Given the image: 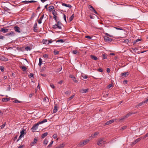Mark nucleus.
Returning a JSON list of instances; mask_svg holds the SVG:
<instances>
[{
	"label": "nucleus",
	"mask_w": 148,
	"mask_h": 148,
	"mask_svg": "<svg viewBox=\"0 0 148 148\" xmlns=\"http://www.w3.org/2000/svg\"><path fill=\"white\" fill-rule=\"evenodd\" d=\"M106 141L103 139L100 138L98 139L97 143V145L99 146H102L105 144Z\"/></svg>",
	"instance_id": "f257e3e1"
},
{
	"label": "nucleus",
	"mask_w": 148,
	"mask_h": 148,
	"mask_svg": "<svg viewBox=\"0 0 148 148\" xmlns=\"http://www.w3.org/2000/svg\"><path fill=\"white\" fill-rule=\"evenodd\" d=\"M90 140L89 139L85 140L83 141L80 142L78 145L79 147H80L82 146H84L89 143Z\"/></svg>",
	"instance_id": "f03ea898"
},
{
	"label": "nucleus",
	"mask_w": 148,
	"mask_h": 148,
	"mask_svg": "<svg viewBox=\"0 0 148 148\" xmlns=\"http://www.w3.org/2000/svg\"><path fill=\"white\" fill-rule=\"evenodd\" d=\"M147 102H148V99H147L146 100L139 103L138 104L136 105L135 107L136 108H138L139 107L142 106L144 104L146 103Z\"/></svg>",
	"instance_id": "7ed1b4c3"
},
{
	"label": "nucleus",
	"mask_w": 148,
	"mask_h": 148,
	"mask_svg": "<svg viewBox=\"0 0 148 148\" xmlns=\"http://www.w3.org/2000/svg\"><path fill=\"white\" fill-rule=\"evenodd\" d=\"M135 113H132V112H129L128 114H127L125 116L123 117L121 119H119V121L120 122H122L125 118H127L129 117L132 114H135Z\"/></svg>",
	"instance_id": "20e7f679"
},
{
	"label": "nucleus",
	"mask_w": 148,
	"mask_h": 148,
	"mask_svg": "<svg viewBox=\"0 0 148 148\" xmlns=\"http://www.w3.org/2000/svg\"><path fill=\"white\" fill-rule=\"evenodd\" d=\"M38 125L39 124L38 123L34 125L31 128V129L33 130V132L36 130H37V129L38 128Z\"/></svg>",
	"instance_id": "39448f33"
},
{
	"label": "nucleus",
	"mask_w": 148,
	"mask_h": 148,
	"mask_svg": "<svg viewBox=\"0 0 148 148\" xmlns=\"http://www.w3.org/2000/svg\"><path fill=\"white\" fill-rule=\"evenodd\" d=\"M57 22V24H55V25H57V27L59 29H62L61 26L62 25V23H61L60 21H58Z\"/></svg>",
	"instance_id": "423d86ee"
},
{
	"label": "nucleus",
	"mask_w": 148,
	"mask_h": 148,
	"mask_svg": "<svg viewBox=\"0 0 148 148\" xmlns=\"http://www.w3.org/2000/svg\"><path fill=\"white\" fill-rule=\"evenodd\" d=\"M104 40L106 42H111L113 40L111 38L106 36H104Z\"/></svg>",
	"instance_id": "0eeeda50"
},
{
	"label": "nucleus",
	"mask_w": 148,
	"mask_h": 148,
	"mask_svg": "<svg viewBox=\"0 0 148 148\" xmlns=\"http://www.w3.org/2000/svg\"><path fill=\"white\" fill-rule=\"evenodd\" d=\"M129 75V73L128 72H124L122 73L121 74V77H127Z\"/></svg>",
	"instance_id": "6e6552de"
},
{
	"label": "nucleus",
	"mask_w": 148,
	"mask_h": 148,
	"mask_svg": "<svg viewBox=\"0 0 148 148\" xmlns=\"http://www.w3.org/2000/svg\"><path fill=\"white\" fill-rule=\"evenodd\" d=\"M141 138H139L136 139L133 143H131V145L132 146H134L137 142H139Z\"/></svg>",
	"instance_id": "1a4fd4ad"
},
{
	"label": "nucleus",
	"mask_w": 148,
	"mask_h": 148,
	"mask_svg": "<svg viewBox=\"0 0 148 148\" xmlns=\"http://www.w3.org/2000/svg\"><path fill=\"white\" fill-rule=\"evenodd\" d=\"M14 30L16 32H17L18 33H20L21 32L20 31V28L17 26H15L14 27Z\"/></svg>",
	"instance_id": "9d476101"
},
{
	"label": "nucleus",
	"mask_w": 148,
	"mask_h": 148,
	"mask_svg": "<svg viewBox=\"0 0 148 148\" xmlns=\"http://www.w3.org/2000/svg\"><path fill=\"white\" fill-rule=\"evenodd\" d=\"M9 29L6 28H2L1 29V32L3 33H5L9 32Z\"/></svg>",
	"instance_id": "9b49d317"
},
{
	"label": "nucleus",
	"mask_w": 148,
	"mask_h": 148,
	"mask_svg": "<svg viewBox=\"0 0 148 148\" xmlns=\"http://www.w3.org/2000/svg\"><path fill=\"white\" fill-rule=\"evenodd\" d=\"M114 121L113 119H112V120H110L106 122L105 123L104 125H107L113 123V122H114Z\"/></svg>",
	"instance_id": "f8f14e48"
},
{
	"label": "nucleus",
	"mask_w": 148,
	"mask_h": 148,
	"mask_svg": "<svg viewBox=\"0 0 148 148\" xmlns=\"http://www.w3.org/2000/svg\"><path fill=\"white\" fill-rule=\"evenodd\" d=\"M14 33L12 31L6 34V36H14Z\"/></svg>",
	"instance_id": "ddd939ff"
},
{
	"label": "nucleus",
	"mask_w": 148,
	"mask_h": 148,
	"mask_svg": "<svg viewBox=\"0 0 148 148\" xmlns=\"http://www.w3.org/2000/svg\"><path fill=\"white\" fill-rule=\"evenodd\" d=\"M37 139L36 138H34V141L33 142H32V143L30 144V145L31 146H32L34 145H36L37 143Z\"/></svg>",
	"instance_id": "4468645a"
},
{
	"label": "nucleus",
	"mask_w": 148,
	"mask_h": 148,
	"mask_svg": "<svg viewBox=\"0 0 148 148\" xmlns=\"http://www.w3.org/2000/svg\"><path fill=\"white\" fill-rule=\"evenodd\" d=\"M58 108V107L57 106V104H55V106H54V109L53 110V113H56L57 111Z\"/></svg>",
	"instance_id": "2eb2a0df"
},
{
	"label": "nucleus",
	"mask_w": 148,
	"mask_h": 148,
	"mask_svg": "<svg viewBox=\"0 0 148 148\" xmlns=\"http://www.w3.org/2000/svg\"><path fill=\"white\" fill-rule=\"evenodd\" d=\"M62 5L63 6H65L68 7L70 8H71L72 7L71 6L70 4H68L64 3H62Z\"/></svg>",
	"instance_id": "dca6fc26"
},
{
	"label": "nucleus",
	"mask_w": 148,
	"mask_h": 148,
	"mask_svg": "<svg viewBox=\"0 0 148 148\" xmlns=\"http://www.w3.org/2000/svg\"><path fill=\"white\" fill-rule=\"evenodd\" d=\"M37 23H36L34 24V32H36L37 31Z\"/></svg>",
	"instance_id": "f3484780"
},
{
	"label": "nucleus",
	"mask_w": 148,
	"mask_h": 148,
	"mask_svg": "<svg viewBox=\"0 0 148 148\" xmlns=\"http://www.w3.org/2000/svg\"><path fill=\"white\" fill-rule=\"evenodd\" d=\"M88 89H82L81 90L80 92L82 93H86L88 91Z\"/></svg>",
	"instance_id": "a211bd4d"
},
{
	"label": "nucleus",
	"mask_w": 148,
	"mask_h": 148,
	"mask_svg": "<svg viewBox=\"0 0 148 148\" xmlns=\"http://www.w3.org/2000/svg\"><path fill=\"white\" fill-rule=\"evenodd\" d=\"M1 59L3 61H8V58L3 56H2L1 58Z\"/></svg>",
	"instance_id": "6ab92c4d"
},
{
	"label": "nucleus",
	"mask_w": 148,
	"mask_h": 148,
	"mask_svg": "<svg viewBox=\"0 0 148 148\" xmlns=\"http://www.w3.org/2000/svg\"><path fill=\"white\" fill-rule=\"evenodd\" d=\"M88 7L91 11H93L95 10L94 8L90 5H88Z\"/></svg>",
	"instance_id": "aec40b11"
},
{
	"label": "nucleus",
	"mask_w": 148,
	"mask_h": 148,
	"mask_svg": "<svg viewBox=\"0 0 148 148\" xmlns=\"http://www.w3.org/2000/svg\"><path fill=\"white\" fill-rule=\"evenodd\" d=\"M20 68L22 69L23 71H26L27 68L26 67L24 66H20Z\"/></svg>",
	"instance_id": "412c9836"
},
{
	"label": "nucleus",
	"mask_w": 148,
	"mask_h": 148,
	"mask_svg": "<svg viewBox=\"0 0 148 148\" xmlns=\"http://www.w3.org/2000/svg\"><path fill=\"white\" fill-rule=\"evenodd\" d=\"M48 134V133L47 132H46L44 134H42L41 135V138H43L46 137Z\"/></svg>",
	"instance_id": "4be33fe9"
},
{
	"label": "nucleus",
	"mask_w": 148,
	"mask_h": 148,
	"mask_svg": "<svg viewBox=\"0 0 148 148\" xmlns=\"http://www.w3.org/2000/svg\"><path fill=\"white\" fill-rule=\"evenodd\" d=\"M90 58L94 60H97L98 58L97 57L95 56H93V55H91L90 56Z\"/></svg>",
	"instance_id": "5701e85b"
},
{
	"label": "nucleus",
	"mask_w": 148,
	"mask_h": 148,
	"mask_svg": "<svg viewBox=\"0 0 148 148\" xmlns=\"http://www.w3.org/2000/svg\"><path fill=\"white\" fill-rule=\"evenodd\" d=\"M10 100V99L8 98H3L2 99V101L3 102L4 101H8Z\"/></svg>",
	"instance_id": "b1692460"
},
{
	"label": "nucleus",
	"mask_w": 148,
	"mask_h": 148,
	"mask_svg": "<svg viewBox=\"0 0 148 148\" xmlns=\"http://www.w3.org/2000/svg\"><path fill=\"white\" fill-rule=\"evenodd\" d=\"M47 121V119H44L42 121H40V122H38V123L39 125L40 124H41L43 123L46 122Z\"/></svg>",
	"instance_id": "393cba45"
},
{
	"label": "nucleus",
	"mask_w": 148,
	"mask_h": 148,
	"mask_svg": "<svg viewBox=\"0 0 148 148\" xmlns=\"http://www.w3.org/2000/svg\"><path fill=\"white\" fill-rule=\"evenodd\" d=\"M56 15H55L54 16H53V18L55 19L56 21L57 22L58 21V20H59V18L56 16Z\"/></svg>",
	"instance_id": "a878e982"
},
{
	"label": "nucleus",
	"mask_w": 148,
	"mask_h": 148,
	"mask_svg": "<svg viewBox=\"0 0 148 148\" xmlns=\"http://www.w3.org/2000/svg\"><path fill=\"white\" fill-rule=\"evenodd\" d=\"M25 130L23 129V130H22L20 132V135L21 136H24V134H25Z\"/></svg>",
	"instance_id": "bb28decb"
},
{
	"label": "nucleus",
	"mask_w": 148,
	"mask_h": 148,
	"mask_svg": "<svg viewBox=\"0 0 148 148\" xmlns=\"http://www.w3.org/2000/svg\"><path fill=\"white\" fill-rule=\"evenodd\" d=\"M48 40H42L43 43L44 44L47 45L48 44Z\"/></svg>",
	"instance_id": "cd10ccee"
},
{
	"label": "nucleus",
	"mask_w": 148,
	"mask_h": 148,
	"mask_svg": "<svg viewBox=\"0 0 148 148\" xmlns=\"http://www.w3.org/2000/svg\"><path fill=\"white\" fill-rule=\"evenodd\" d=\"M54 9V7L52 5L50 6L48 8V10L49 11H51V10Z\"/></svg>",
	"instance_id": "c85d7f7f"
},
{
	"label": "nucleus",
	"mask_w": 148,
	"mask_h": 148,
	"mask_svg": "<svg viewBox=\"0 0 148 148\" xmlns=\"http://www.w3.org/2000/svg\"><path fill=\"white\" fill-rule=\"evenodd\" d=\"M74 17V14H73L72 16H71L69 18V20L70 22L73 19Z\"/></svg>",
	"instance_id": "c756f323"
},
{
	"label": "nucleus",
	"mask_w": 148,
	"mask_h": 148,
	"mask_svg": "<svg viewBox=\"0 0 148 148\" xmlns=\"http://www.w3.org/2000/svg\"><path fill=\"white\" fill-rule=\"evenodd\" d=\"M82 76L84 79H87L88 77L87 75L84 74H82Z\"/></svg>",
	"instance_id": "7c9ffc66"
},
{
	"label": "nucleus",
	"mask_w": 148,
	"mask_h": 148,
	"mask_svg": "<svg viewBox=\"0 0 148 148\" xmlns=\"http://www.w3.org/2000/svg\"><path fill=\"white\" fill-rule=\"evenodd\" d=\"M42 59L41 58H39V62L38 63V65L40 66H41V65L42 64Z\"/></svg>",
	"instance_id": "2f4dec72"
},
{
	"label": "nucleus",
	"mask_w": 148,
	"mask_h": 148,
	"mask_svg": "<svg viewBox=\"0 0 148 148\" xmlns=\"http://www.w3.org/2000/svg\"><path fill=\"white\" fill-rule=\"evenodd\" d=\"M98 133L97 132H95L94 134H92V137L94 138L98 134Z\"/></svg>",
	"instance_id": "473e14b6"
},
{
	"label": "nucleus",
	"mask_w": 148,
	"mask_h": 148,
	"mask_svg": "<svg viewBox=\"0 0 148 148\" xmlns=\"http://www.w3.org/2000/svg\"><path fill=\"white\" fill-rule=\"evenodd\" d=\"M48 141L47 139H45L43 141V143L44 144H45V145H46L48 143Z\"/></svg>",
	"instance_id": "72a5a7b5"
},
{
	"label": "nucleus",
	"mask_w": 148,
	"mask_h": 148,
	"mask_svg": "<svg viewBox=\"0 0 148 148\" xmlns=\"http://www.w3.org/2000/svg\"><path fill=\"white\" fill-rule=\"evenodd\" d=\"M52 13L53 15V16H54L55 15H57L58 14L55 11V10H53L52 11Z\"/></svg>",
	"instance_id": "f704fd0d"
},
{
	"label": "nucleus",
	"mask_w": 148,
	"mask_h": 148,
	"mask_svg": "<svg viewBox=\"0 0 148 148\" xmlns=\"http://www.w3.org/2000/svg\"><path fill=\"white\" fill-rule=\"evenodd\" d=\"M127 128V126H124L122 127L120 129V130L121 131L123 130H124L126 129Z\"/></svg>",
	"instance_id": "c9c22d12"
},
{
	"label": "nucleus",
	"mask_w": 148,
	"mask_h": 148,
	"mask_svg": "<svg viewBox=\"0 0 148 148\" xmlns=\"http://www.w3.org/2000/svg\"><path fill=\"white\" fill-rule=\"evenodd\" d=\"M141 39H139L135 40L134 42V44H136L137 42L141 40Z\"/></svg>",
	"instance_id": "e433bc0d"
},
{
	"label": "nucleus",
	"mask_w": 148,
	"mask_h": 148,
	"mask_svg": "<svg viewBox=\"0 0 148 148\" xmlns=\"http://www.w3.org/2000/svg\"><path fill=\"white\" fill-rule=\"evenodd\" d=\"M102 58L104 59H106L107 58V55L106 53H104L102 54Z\"/></svg>",
	"instance_id": "4c0bfd02"
},
{
	"label": "nucleus",
	"mask_w": 148,
	"mask_h": 148,
	"mask_svg": "<svg viewBox=\"0 0 148 148\" xmlns=\"http://www.w3.org/2000/svg\"><path fill=\"white\" fill-rule=\"evenodd\" d=\"M53 141H51L50 143L47 146V147L48 148L50 147L52 145Z\"/></svg>",
	"instance_id": "58836bf2"
},
{
	"label": "nucleus",
	"mask_w": 148,
	"mask_h": 148,
	"mask_svg": "<svg viewBox=\"0 0 148 148\" xmlns=\"http://www.w3.org/2000/svg\"><path fill=\"white\" fill-rule=\"evenodd\" d=\"M65 144H60L59 146H58L59 148H63L64 147V146Z\"/></svg>",
	"instance_id": "ea45409f"
},
{
	"label": "nucleus",
	"mask_w": 148,
	"mask_h": 148,
	"mask_svg": "<svg viewBox=\"0 0 148 148\" xmlns=\"http://www.w3.org/2000/svg\"><path fill=\"white\" fill-rule=\"evenodd\" d=\"M72 80L76 83H78V81L76 79V78L75 77H73V78L72 79Z\"/></svg>",
	"instance_id": "a19ab883"
},
{
	"label": "nucleus",
	"mask_w": 148,
	"mask_h": 148,
	"mask_svg": "<svg viewBox=\"0 0 148 148\" xmlns=\"http://www.w3.org/2000/svg\"><path fill=\"white\" fill-rule=\"evenodd\" d=\"M55 55H58L59 53V52L57 50H55L53 51Z\"/></svg>",
	"instance_id": "79ce46f5"
},
{
	"label": "nucleus",
	"mask_w": 148,
	"mask_h": 148,
	"mask_svg": "<svg viewBox=\"0 0 148 148\" xmlns=\"http://www.w3.org/2000/svg\"><path fill=\"white\" fill-rule=\"evenodd\" d=\"M5 125H6V123H4L3 125H1L0 127H1V129H2L5 126Z\"/></svg>",
	"instance_id": "37998d69"
},
{
	"label": "nucleus",
	"mask_w": 148,
	"mask_h": 148,
	"mask_svg": "<svg viewBox=\"0 0 148 148\" xmlns=\"http://www.w3.org/2000/svg\"><path fill=\"white\" fill-rule=\"evenodd\" d=\"M25 49L27 51L28 50L30 51L31 50V48L30 47L27 46L25 47Z\"/></svg>",
	"instance_id": "c03bdc74"
},
{
	"label": "nucleus",
	"mask_w": 148,
	"mask_h": 148,
	"mask_svg": "<svg viewBox=\"0 0 148 148\" xmlns=\"http://www.w3.org/2000/svg\"><path fill=\"white\" fill-rule=\"evenodd\" d=\"M13 102L14 103H21L22 102V101H18L17 99H16L13 101Z\"/></svg>",
	"instance_id": "a18cd8bd"
},
{
	"label": "nucleus",
	"mask_w": 148,
	"mask_h": 148,
	"mask_svg": "<svg viewBox=\"0 0 148 148\" xmlns=\"http://www.w3.org/2000/svg\"><path fill=\"white\" fill-rule=\"evenodd\" d=\"M43 100L44 101H47V102H48L49 99L47 97V98L45 97L44 98Z\"/></svg>",
	"instance_id": "49530a36"
},
{
	"label": "nucleus",
	"mask_w": 148,
	"mask_h": 148,
	"mask_svg": "<svg viewBox=\"0 0 148 148\" xmlns=\"http://www.w3.org/2000/svg\"><path fill=\"white\" fill-rule=\"evenodd\" d=\"M71 93V92L70 90H68L65 92V94L66 95H69Z\"/></svg>",
	"instance_id": "de8ad7c7"
},
{
	"label": "nucleus",
	"mask_w": 148,
	"mask_h": 148,
	"mask_svg": "<svg viewBox=\"0 0 148 148\" xmlns=\"http://www.w3.org/2000/svg\"><path fill=\"white\" fill-rule=\"evenodd\" d=\"M0 69L2 72H3L4 70V68L2 66H1L0 67Z\"/></svg>",
	"instance_id": "09e8293b"
},
{
	"label": "nucleus",
	"mask_w": 148,
	"mask_h": 148,
	"mask_svg": "<svg viewBox=\"0 0 148 148\" xmlns=\"http://www.w3.org/2000/svg\"><path fill=\"white\" fill-rule=\"evenodd\" d=\"M130 41V40L128 39H126L124 40V42L128 44Z\"/></svg>",
	"instance_id": "8fccbe9b"
},
{
	"label": "nucleus",
	"mask_w": 148,
	"mask_h": 148,
	"mask_svg": "<svg viewBox=\"0 0 148 148\" xmlns=\"http://www.w3.org/2000/svg\"><path fill=\"white\" fill-rule=\"evenodd\" d=\"M115 28L118 30H123V29L121 27H114Z\"/></svg>",
	"instance_id": "3c124183"
},
{
	"label": "nucleus",
	"mask_w": 148,
	"mask_h": 148,
	"mask_svg": "<svg viewBox=\"0 0 148 148\" xmlns=\"http://www.w3.org/2000/svg\"><path fill=\"white\" fill-rule=\"evenodd\" d=\"M63 15L64 19V20H65V22L66 23V15L65 14H63Z\"/></svg>",
	"instance_id": "603ef678"
},
{
	"label": "nucleus",
	"mask_w": 148,
	"mask_h": 148,
	"mask_svg": "<svg viewBox=\"0 0 148 148\" xmlns=\"http://www.w3.org/2000/svg\"><path fill=\"white\" fill-rule=\"evenodd\" d=\"M57 42H64V41L63 39H60L58 40Z\"/></svg>",
	"instance_id": "864d4df0"
},
{
	"label": "nucleus",
	"mask_w": 148,
	"mask_h": 148,
	"mask_svg": "<svg viewBox=\"0 0 148 148\" xmlns=\"http://www.w3.org/2000/svg\"><path fill=\"white\" fill-rule=\"evenodd\" d=\"M97 71H98L100 72H102L103 71L102 69L101 68H100L98 69H97Z\"/></svg>",
	"instance_id": "5fc2aeb1"
},
{
	"label": "nucleus",
	"mask_w": 148,
	"mask_h": 148,
	"mask_svg": "<svg viewBox=\"0 0 148 148\" xmlns=\"http://www.w3.org/2000/svg\"><path fill=\"white\" fill-rule=\"evenodd\" d=\"M34 76V74L32 73H30L29 75V77H32Z\"/></svg>",
	"instance_id": "6e6d98bb"
},
{
	"label": "nucleus",
	"mask_w": 148,
	"mask_h": 148,
	"mask_svg": "<svg viewBox=\"0 0 148 148\" xmlns=\"http://www.w3.org/2000/svg\"><path fill=\"white\" fill-rule=\"evenodd\" d=\"M105 34L107 36H108L109 37H113V36H112L110 35L109 34H108L107 33H105Z\"/></svg>",
	"instance_id": "4d7b16f0"
},
{
	"label": "nucleus",
	"mask_w": 148,
	"mask_h": 148,
	"mask_svg": "<svg viewBox=\"0 0 148 148\" xmlns=\"http://www.w3.org/2000/svg\"><path fill=\"white\" fill-rule=\"evenodd\" d=\"M57 25H55V24L54 25H53V27H52V28H53V29H57V28H58L57 27Z\"/></svg>",
	"instance_id": "13d9d810"
},
{
	"label": "nucleus",
	"mask_w": 148,
	"mask_h": 148,
	"mask_svg": "<svg viewBox=\"0 0 148 148\" xmlns=\"http://www.w3.org/2000/svg\"><path fill=\"white\" fill-rule=\"evenodd\" d=\"M43 56L44 58H48V55L47 54H45L43 55Z\"/></svg>",
	"instance_id": "bf43d9fd"
},
{
	"label": "nucleus",
	"mask_w": 148,
	"mask_h": 148,
	"mask_svg": "<svg viewBox=\"0 0 148 148\" xmlns=\"http://www.w3.org/2000/svg\"><path fill=\"white\" fill-rule=\"evenodd\" d=\"M85 38L88 39L92 38L89 36H85Z\"/></svg>",
	"instance_id": "052dcab7"
},
{
	"label": "nucleus",
	"mask_w": 148,
	"mask_h": 148,
	"mask_svg": "<svg viewBox=\"0 0 148 148\" xmlns=\"http://www.w3.org/2000/svg\"><path fill=\"white\" fill-rule=\"evenodd\" d=\"M53 137L54 138H57V134H54L53 135Z\"/></svg>",
	"instance_id": "680f3d73"
},
{
	"label": "nucleus",
	"mask_w": 148,
	"mask_h": 148,
	"mask_svg": "<svg viewBox=\"0 0 148 148\" xmlns=\"http://www.w3.org/2000/svg\"><path fill=\"white\" fill-rule=\"evenodd\" d=\"M23 137L22 136H21V135H20V136H19V137L18 138V139L17 140V142H18L19 140L20 139H21V138L22 137Z\"/></svg>",
	"instance_id": "e2e57ef3"
},
{
	"label": "nucleus",
	"mask_w": 148,
	"mask_h": 148,
	"mask_svg": "<svg viewBox=\"0 0 148 148\" xmlns=\"http://www.w3.org/2000/svg\"><path fill=\"white\" fill-rule=\"evenodd\" d=\"M112 86L111 84H109L107 86L108 88L109 89Z\"/></svg>",
	"instance_id": "0e129e2a"
},
{
	"label": "nucleus",
	"mask_w": 148,
	"mask_h": 148,
	"mask_svg": "<svg viewBox=\"0 0 148 148\" xmlns=\"http://www.w3.org/2000/svg\"><path fill=\"white\" fill-rule=\"evenodd\" d=\"M73 52L74 54H76L77 53V50L73 51Z\"/></svg>",
	"instance_id": "69168bd1"
},
{
	"label": "nucleus",
	"mask_w": 148,
	"mask_h": 148,
	"mask_svg": "<svg viewBox=\"0 0 148 148\" xmlns=\"http://www.w3.org/2000/svg\"><path fill=\"white\" fill-rule=\"evenodd\" d=\"M50 86L53 88H55V86L53 84H51L50 85Z\"/></svg>",
	"instance_id": "338daca9"
},
{
	"label": "nucleus",
	"mask_w": 148,
	"mask_h": 148,
	"mask_svg": "<svg viewBox=\"0 0 148 148\" xmlns=\"http://www.w3.org/2000/svg\"><path fill=\"white\" fill-rule=\"evenodd\" d=\"M74 95L71 96L69 98V100H71L74 97Z\"/></svg>",
	"instance_id": "774afa93"
}]
</instances>
